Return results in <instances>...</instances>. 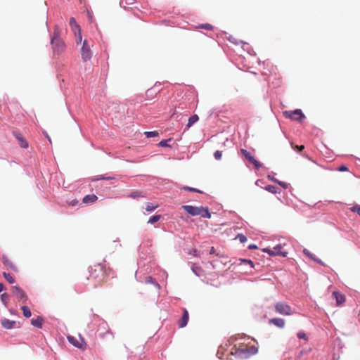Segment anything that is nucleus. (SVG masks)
Returning a JSON list of instances; mask_svg holds the SVG:
<instances>
[{"label":"nucleus","mask_w":360,"mask_h":360,"mask_svg":"<svg viewBox=\"0 0 360 360\" xmlns=\"http://www.w3.org/2000/svg\"><path fill=\"white\" fill-rule=\"evenodd\" d=\"M189 319L188 312L186 309H183V315L181 319L179 321L178 325L179 328H184L188 324Z\"/></svg>","instance_id":"obj_10"},{"label":"nucleus","mask_w":360,"mask_h":360,"mask_svg":"<svg viewBox=\"0 0 360 360\" xmlns=\"http://www.w3.org/2000/svg\"><path fill=\"white\" fill-rule=\"evenodd\" d=\"M183 189L185 191H191V192H196L199 193H202V192L197 188L189 187V186H184L183 187Z\"/></svg>","instance_id":"obj_36"},{"label":"nucleus","mask_w":360,"mask_h":360,"mask_svg":"<svg viewBox=\"0 0 360 360\" xmlns=\"http://www.w3.org/2000/svg\"><path fill=\"white\" fill-rule=\"evenodd\" d=\"M242 263H245V264H248L250 265V266L252 268L254 267V264H253V262L251 261V260H249V259H242L241 260V262L238 264H237V267L239 268L240 269H241V265H242Z\"/></svg>","instance_id":"obj_30"},{"label":"nucleus","mask_w":360,"mask_h":360,"mask_svg":"<svg viewBox=\"0 0 360 360\" xmlns=\"http://www.w3.org/2000/svg\"><path fill=\"white\" fill-rule=\"evenodd\" d=\"M70 24L72 28V30L74 31H75V30H77L78 32H79V36H78V38H77V43H80L82 41V36H81V33H80V29H79V25L77 23L75 18L72 17L70 20ZM76 33V32H75Z\"/></svg>","instance_id":"obj_12"},{"label":"nucleus","mask_w":360,"mask_h":360,"mask_svg":"<svg viewBox=\"0 0 360 360\" xmlns=\"http://www.w3.org/2000/svg\"><path fill=\"white\" fill-rule=\"evenodd\" d=\"M223 355H224V348L221 345L217 350V356H218L219 359H222Z\"/></svg>","instance_id":"obj_38"},{"label":"nucleus","mask_w":360,"mask_h":360,"mask_svg":"<svg viewBox=\"0 0 360 360\" xmlns=\"http://www.w3.org/2000/svg\"><path fill=\"white\" fill-rule=\"evenodd\" d=\"M51 44L53 49V51L55 54L61 53L65 48V42L61 38L56 39L55 41H51Z\"/></svg>","instance_id":"obj_5"},{"label":"nucleus","mask_w":360,"mask_h":360,"mask_svg":"<svg viewBox=\"0 0 360 360\" xmlns=\"http://www.w3.org/2000/svg\"><path fill=\"white\" fill-rule=\"evenodd\" d=\"M243 338H231L228 342L230 345H233L231 349V354L239 359H246L255 355L258 352V348L255 345H249L245 343Z\"/></svg>","instance_id":"obj_1"},{"label":"nucleus","mask_w":360,"mask_h":360,"mask_svg":"<svg viewBox=\"0 0 360 360\" xmlns=\"http://www.w3.org/2000/svg\"><path fill=\"white\" fill-rule=\"evenodd\" d=\"M353 212H356L360 216V206H355L352 208Z\"/></svg>","instance_id":"obj_44"},{"label":"nucleus","mask_w":360,"mask_h":360,"mask_svg":"<svg viewBox=\"0 0 360 360\" xmlns=\"http://www.w3.org/2000/svg\"><path fill=\"white\" fill-rule=\"evenodd\" d=\"M269 324H274V326H277L278 328H284L285 325V320L281 318H273L269 319Z\"/></svg>","instance_id":"obj_11"},{"label":"nucleus","mask_w":360,"mask_h":360,"mask_svg":"<svg viewBox=\"0 0 360 360\" xmlns=\"http://www.w3.org/2000/svg\"><path fill=\"white\" fill-rule=\"evenodd\" d=\"M269 178L271 181H273L274 182H275V183H277V184H278V180H277L276 179H275V178H274V177H270V176H269Z\"/></svg>","instance_id":"obj_49"},{"label":"nucleus","mask_w":360,"mask_h":360,"mask_svg":"<svg viewBox=\"0 0 360 360\" xmlns=\"http://www.w3.org/2000/svg\"><path fill=\"white\" fill-rule=\"evenodd\" d=\"M127 4H133L134 3V0H126Z\"/></svg>","instance_id":"obj_51"},{"label":"nucleus","mask_w":360,"mask_h":360,"mask_svg":"<svg viewBox=\"0 0 360 360\" xmlns=\"http://www.w3.org/2000/svg\"><path fill=\"white\" fill-rule=\"evenodd\" d=\"M284 115L286 117H289L293 120H300L304 117V115L300 109H297L294 111H285L284 112Z\"/></svg>","instance_id":"obj_8"},{"label":"nucleus","mask_w":360,"mask_h":360,"mask_svg":"<svg viewBox=\"0 0 360 360\" xmlns=\"http://www.w3.org/2000/svg\"><path fill=\"white\" fill-rule=\"evenodd\" d=\"M191 269H192V271L198 276H200L203 273L202 268L200 266L196 265V264H193L191 266Z\"/></svg>","instance_id":"obj_21"},{"label":"nucleus","mask_w":360,"mask_h":360,"mask_svg":"<svg viewBox=\"0 0 360 360\" xmlns=\"http://www.w3.org/2000/svg\"><path fill=\"white\" fill-rule=\"evenodd\" d=\"M144 134L147 138H152L157 136L158 135V132L157 131H145Z\"/></svg>","instance_id":"obj_29"},{"label":"nucleus","mask_w":360,"mask_h":360,"mask_svg":"<svg viewBox=\"0 0 360 360\" xmlns=\"http://www.w3.org/2000/svg\"><path fill=\"white\" fill-rule=\"evenodd\" d=\"M236 238H238L242 243H244L245 242L247 241V238L243 234H238Z\"/></svg>","instance_id":"obj_39"},{"label":"nucleus","mask_w":360,"mask_h":360,"mask_svg":"<svg viewBox=\"0 0 360 360\" xmlns=\"http://www.w3.org/2000/svg\"><path fill=\"white\" fill-rule=\"evenodd\" d=\"M4 290V285L2 283H0V292Z\"/></svg>","instance_id":"obj_48"},{"label":"nucleus","mask_w":360,"mask_h":360,"mask_svg":"<svg viewBox=\"0 0 360 360\" xmlns=\"http://www.w3.org/2000/svg\"><path fill=\"white\" fill-rule=\"evenodd\" d=\"M171 141V139L167 140H162L159 142L158 146L160 147H169L171 148V146L167 143L168 141Z\"/></svg>","instance_id":"obj_33"},{"label":"nucleus","mask_w":360,"mask_h":360,"mask_svg":"<svg viewBox=\"0 0 360 360\" xmlns=\"http://www.w3.org/2000/svg\"><path fill=\"white\" fill-rule=\"evenodd\" d=\"M42 323H43V318L40 316H37V319H32L31 320V324L37 328H41Z\"/></svg>","instance_id":"obj_18"},{"label":"nucleus","mask_w":360,"mask_h":360,"mask_svg":"<svg viewBox=\"0 0 360 360\" xmlns=\"http://www.w3.org/2000/svg\"><path fill=\"white\" fill-rule=\"evenodd\" d=\"M283 246L281 244L275 246L272 250L265 248L264 249V252L269 253L270 255H280L283 257H287L288 252L285 250H283Z\"/></svg>","instance_id":"obj_4"},{"label":"nucleus","mask_w":360,"mask_h":360,"mask_svg":"<svg viewBox=\"0 0 360 360\" xmlns=\"http://www.w3.org/2000/svg\"><path fill=\"white\" fill-rule=\"evenodd\" d=\"M297 338L300 339L307 340V335L304 332H299L297 333Z\"/></svg>","instance_id":"obj_42"},{"label":"nucleus","mask_w":360,"mask_h":360,"mask_svg":"<svg viewBox=\"0 0 360 360\" xmlns=\"http://www.w3.org/2000/svg\"><path fill=\"white\" fill-rule=\"evenodd\" d=\"M158 207V205H154L153 203H148L146 207V210L148 212H152Z\"/></svg>","instance_id":"obj_31"},{"label":"nucleus","mask_w":360,"mask_h":360,"mask_svg":"<svg viewBox=\"0 0 360 360\" xmlns=\"http://www.w3.org/2000/svg\"><path fill=\"white\" fill-rule=\"evenodd\" d=\"M98 200L95 194L86 195L83 198L82 202L85 204L93 203Z\"/></svg>","instance_id":"obj_14"},{"label":"nucleus","mask_w":360,"mask_h":360,"mask_svg":"<svg viewBox=\"0 0 360 360\" xmlns=\"http://www.w3.org/2000/svg\"><path fill=\"white\" fill-rule=\"evenodd\" d=\"M15 136L16 139L18 140L19 144L21 148H27L28 147L27 141L25 139H24V138L20 134L16 133L15 134Z\"/></svg>","instance_id":"obj_16"},{"label":"nucleus","mask_w":360,"mask_h":360,"mask_svg":"<svg viewBox=\"0 0 360 360\" xmlns=\"http://www.w3.org/2000/svg\"><path fill=\"white\" fill-rule=\"evenodd\" d=\"M45 135H46V137L48 139V140L49 141V142H51V139L49 137V136L48 135V134L46 132H45Z\"/></svg>","instance_id":"obj_52"},{"label":"nucleus","mask_w":360,"mask_h":360,"mask_svg":"<svg viewBox=\"0 0 360 360\" xmlns=\"http://www.w3.org/2000/svg\"><path fill=\"white\" fill-rule=\"evenodd\" d=\"M60 38V30L58 25L54 27L53 36L51 37V42L55 41L56 39Z\"/></svg>","instance_id":"obj_19"},{"label":"nucleus","mask_w":360,"mask_h":360,"mask_svg":"<svg viewBox=\"0 0 360 360\" xmlns=\"http://www.w3.org/2000/svg\"><path fill=\"white\" fill-rule=\"evenodd\" d=\"M303 252H304V254L305 255L308 256V257H310L311 259H313V260H314V261H316V262H319V263H321V264H322V262H321V261H319V260H318L317 259H316V258H315V255H314V254L311 253L309 250H307V249H304V250H303Z\"/></svg>","instance_id":"obj_26"},{"label":"nucleus","mask_w":360,"mask_h":360,"mask_svg":"<svg viewBox=\"0 0 360 360\" xmlns=\"http://www.w3.org/2000/svg\"><path fill=\"white\" fill-rule=\"evenodd\" d=\"M198 120V116L197 115H193L189 117V119H188V122L187 126L188 127H191L195 122H197Z\"/></svg>","instance_id":"obj_22"},{"label":"nucleus","mask_w":360,"mask_h":360,"mask_svg":"<svg viewBox=\"0 0 360 360\" xmlns=\"http://www.w3.org/2000/svg\"><path fill=\"white\" fill-rule=\"evenodd\" d=\"M181 208L191 216H200L202 218L210 219L211 214L208 207L202 206L195 207L192 205H182Z\"/></svg>","instance_id":"obj_2"},{"label":"nucleus","mask_w":360,"mask_h":360,"mask_svg":"<svg viewBox=\"0 0 360 360\" xmlns=\"http://www.w3.org/2000/svg\"><path fill=\"white\" fill-rule=\"evenodd\" d=\"M21 309L23 313V316L26 318H30L32 316V312L28 307L27 306H22L21 307Z\"/></svg>","instance_id":"obj_23"},{"label":"nucleus","mask_w":360,"mask_h":360,"mask_svg":"<svg viewBox=\"0 0 360 360\" xmlns=\"http://www.w3.org/2000/svg\"><path fill=\"white\" fill-rule=\"evenodd\" d=\"M248 248H249V249H257V247L255 245H250Z\"/></svg>","instance_id":"obj_50"},{"label":"nucleus","mask_w":360,"mask_h":360,"mask_svg":"<svg viewBox=\"0 0 360 360\" xmlns=\"http://www.w3.org/2000/svg\"><path fill=\"white\" fill-rule=\"evenodd\" d=\"M161 218V215L160 214H155L152 217H150L149 220L148 221V224H154L157 221H158Z\"/></svg>","instance_id":"obj_25"},{"label":"nucleus","mask_w":360,"mask_h":360,"mask_svg":"<svg viewBox=\"0 0 360 360\" xmlns=\"http://www.w3.org/2000/svg\"><path fill=\"white\" fill-rule=\"evenodd\" d=\"M241 153L249 161V162L255 165L256 169H258L262 167V164L255 158L251 152H249L245 149H241Z\"/></svg>","instance_id":"obj_7"},{"label":"nucleus","mask_w":360,"mask_h":360,"mask_svg":"<svg viewBox=\"0 0 360 360\" xmlns=\"http://www.w3.org/2000/svg\"><path fill=\"white\" fill-rule=\"evenodd\" d=\"M278 184H279L281 186H282L283 188L286 189L288 187V184L283 181H278Z\"/></svg>","instance_id":"obj_43"},{"label":"nucleus","mask_w":360,"mask_h":360,"mask_svg":"<svg viewBox=\"0 0 360 360\" xmlns=\"http://www.w3.org/2000/svg\"><path fill=\"white\" fill-rule=\"evenodd\" d=\"M214 157L216 160H221V158L222 157V151L216 150L214 153Z\"/></svg>","instance_id":"obj_40"},{"label":"nucleus","mask_w":360,"mask_h":360,"mask_svg":"<svg viewBox=\"0 0 360 360\" xmlns=\"http://www.w3.org/2000/svg\"><path fill=\"white\" fill-rule=\"evenodd\" d=\"M141 196V193L139 192V191H134L132 193H131L129 195V198H138L139 197Z\"/></svg>","instance_id":"obj_37"},{"label":"nucleus","mask_w":360,"mask_h":360,"mask_svg":"<svg viewBox=\"0 0 360 360\" xmlns=\"http://www.w3.org/2000/svg\"><path fill=\"white\" fill-rule=\"evenodd\" d=\"M214 252V248L212 247V248H211V250H210V254H213Z\"/></svg>","instance_id":"obj_54"},{"label":"nucleus","mask_w":360,"mask_h":360,"mask_svg":"<svg viewBox=\"0 0 360 360\" xmlns=\"http://www.w3.org/2000/svg\"><path fill=\"white\" fill-rule=\"evenodd\" d=\"M291 146H292V148L295 150H298L299 151H302L304 148V146L303 145H301V146H297V145H294L292 143H291Z\"/></svg>","instance_id":"obj_41"},{"label":"nucleus","mask_w":360,"mask_h":360,"mask_svg":"<svg viewBox=\"0 0 360 360\" xmlns=\"http://www.w3.org/2000/svg\"><path fill=\"white\" fill-rule=\"evenodd\" d=\"M3 276L9 283L13 284L15 283V279L13 278L11 274L4 272Z\"/></svg>","instance_id":"obj_24"},{"label":"nucleus","mask_w":360,"mask_h":360,"mask_svg":"<svg viewBox=\"0 0 360 360\" xmlns=\"http://www.w3.org/2000/svg\"><path fill=\"white\" fill-rule=\"evenodd\" d=\"M82 58L84 61L89 60L92 56V52L90 49V46L88 44L86 40L83 41L82 50H81Z\"/></svg>","instance_id":"obj_6"},{"label":"nucleus","mask_w":360,"mask_h":360,"mask_svg":"<svg viewBox=\"0 0 360 360\" xmlns=\"http://www.w3.org/2000/svg\"><path fill=\"white\" fill-rule=\"evenodd\" d=\"M275 311L283 316H290L292 314V307L284 302H278L274 306Z\"/></svg>","instance_id":"obj_3"},{"label":"nucleus","mask_w":360,"mask_h":360,"mask_svg":"<svg viewBox=\"0 0 360 360\" xmlns=\"http://www.w3.org/2000/svg\"><path fill=\"white\" fill-rule=\"evenodd\" d=\"M8 297L9 295L7 293H3L1 295V300L5 306H7V300Z\"/></svg>","instance_id":"obj_34"},{"label":"nucleus","mask_w":360,"mask_h":360,"mask_svg":"<svg viewBox=\"0 0 360 360\" xmlns=\"http://www.w3.org/2000/svg\"><path fill=\"white\" fill-rule=\"evenodd\" d=\"M347 170H348V168L345 165H342L338 168V171H340V172H345V171H347Z\"/></svg>","instance_id":"obj_45"},{"label":"nucleus","mask_w":360,"mask_h":360,"mask_svg":"<svg viewBox=\"0 0 360 360\" xmlns=\"http://www.w3.org/2000/svg\"><path fill=\"white\" fill-rule=\"evenodd\" d=\"M107 333H111V332H110V330H107Z\"/></svg>","instance_id":"obj_56"},{"label":"nucleus","mask_w":360,"mask_h":360,"mask_svg":"<svg viewBox=\"0 0 360 360\" xmlns=\"http://www.w3.org/2000/svg\"><path fill=\"white\" fill-rule=\"evenodd\" d=\"M77 203L78 201L77 200H72V201L70 202V205L72 206H75L77 205Z\"/></svg>","instance_id":"obj_47"},{"label":"nucleus","mask_w":360,"mask_h":360,"mask_svg":"<svg viewBox=\"0 0 360 360\" xmlns=\"http://www.w3.org/2000/svg\"><path fill=\"white\" fill-rule=\"evenodd\" d=\"M1 325H2L3 328H4L6 329H12L14 328V326L15 325V321L9 320L8 319H4L1 321Z\"/></svg>","instance_id":"obj_13"},{"label":"nucleus","mask_w":360,"mask_h":360,"mask_svg":"<svg viewBox=\"0 0 360 360\" xmlns=\"http://www.w3.org/2000/svg\"><path fill=\"white\" fill-rule=\"evenodd\" d=\"M45 135H46V137L48 139V140L49 141V142H51V139L49 137V136L48 135V134L46 132H45Z\"/></svg>","instance_id":"obj_53"},{"label":"nucleus","mask_w":360,"mask_h":360,"mask_svg":"<svg viewBox=\"0 0 360 360\" xmlns=\"http://www.w3.org/2000/svg\"><path fill=\"white\" fill-rule=\"evenodd\" d=\"M12 292L20 300L25 302L27 299V296L25 292L18 286H13L11 288Z\"/></svg>","instance_id":"obj_9"},{"label":"nucleus","mask_w":360,"mask_h":360,"mask_svg":"<svg viewBox=\"0 0 360 360\" xmlns=\"http://www.w3.org/2000/svg\"><path fill=\"white\" fill-rule=\"evenodd\" d=\"M265 190L271 193H278V188L272 185H268L265 187Z\"/></svg>","instance_id":"obj_28"},{"label":"nucleus","mask_w":360,"mask_h":360,"mask_svg":"<svg viewBox=\"0 0 360 360\" xmlns=\"http://www.w3.org/2000/svg\"><path fill=\"white\" fill-rule=\"evenodd\" d=\"M190 254H192L194 256H198V250L196 249H193L190 251Z\"/></svg>","instance_id":"obj_46"},{"label":"nucleus","mask_w":360,"mask_h":360,"mask_svg":"<svg viewBox=\"0 0 360 360\" xmlns=\"http://www.w3.org/2000/svg\"><path fill=\"white\" fill-rule=\"evenodd\" d=\"M333 295L334 296V297L335 298L336 300V302H337V304L338 305H340L342 304V303H344L345 302V295L336 292V291H334L333 293Z\"/></svg>","instance_id":"obj_15"},{"label":"nucleus","mask_w":360,"mask_h":360,"mask_svg":"<svg viewBox=\"0 0 360 360\" xmlns=\"http://www.w3.org/2000/svg\"><path fill=\"white\" fill-rule=\"evenodd\" d=\"M145 283H151V284L154 285L157 288L158 290L160 289V284L151 276L146 277Z\"/></svg>","instance_id":"obj_20"},{"label":"nucleus","mask_w":360,"mask_h":360,"mask_svg":"<svg viewBox=\"0 0 360 360\" xmlns=\"http://www.w3.org/2000/svg\"><path fill=\"white\" fill-rule=\"evenodd\" d=\"M98 267H100L101 269H102V266H101V264H98Z\"/></svg>","instance_id":"obj_55"},{"label":"nucleus","mask_w":360,"mask_h":360,"mask_svg":"<svg viewBox=\"0 0 360 360\" xmlns=\"http://www.w3.org/2000/svg\"><path fill=\"white\" fill-rule=\"evenodd\" d=\"M68 340L69 342L71 343L72 345H73L74 346H75L77 347H80L78 342L75 340L74 337L68 336Z\"/></svg>","instance_id":"obj_35"},{"label":"nucleus","mask_w":360,"mask_h":360,"mask_svg":"<svg viewBox=\"0 0 360 360\" xmlns=\"http://www.w3.org/2000/svg\"><path fill=\"white\" fill-rule=\"evenodd\" d=\"M115 179V178L113 176H105L101 175L96 178L93 179L92 181H98V180H112V179Z\"/></svg>","instance_id":"obj_27"},{"label":"nucleus","mask_w":360,"mask_h":360,"mask_svg":"<svg viewBox=\"0 0 360 360\" xmlns=\"http://www.w3.org/2000/svg\"><path fill=\"white\" fill-rule=\"evenodd\" d=\"M2 262L5 266H8L13 271H17V267L13 264L11 261L6 255L2 256Z\"/></svg>","instance_id":"obj_17"},{"label":"nucleus","mask_w":360,"mask_h":360,"mask_svg":"<svg viewBox=\"0 0 360 360\" xmlns=\"http://www.w3.org/2000/svg\"><path fill=\"white\" fill-rule=\"evenodd\" d=\"M198 27L207 30H212L213 28L212 25L209 23L200 24L198 26Z\"/></svg>","instance_id":"obj_32"}]
</instances>
